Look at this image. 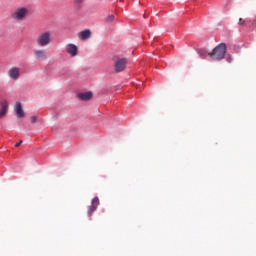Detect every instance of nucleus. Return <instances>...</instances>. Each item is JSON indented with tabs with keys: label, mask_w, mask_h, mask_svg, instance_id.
<instances>
[{
	"label": "nucleus",
	"mask_w": 256,
	"mask_h": 256,
	"mask_svg": "<svg viewBox=\"0 0 256 256\" xmlns=\"http://www.w3.org/2000/svg\"><path fill=\"white\" fill-rule=\"evenodd\" d=\"M15 112H16V117H18V118H23L24 117V111H23V108H22L20 102H16Z\"/></svg>",
	"instance_id": "9b49d317"
},
{
	"label": "nucleus",
	"mask_w": 256,
	"mask_h": 256,
	"mask_svg": "<svg viewBox=\"0 0 256 256\" xmlns=\"http://www.w3.org/2000/svg\"><path fill=\"white\" fill-rule=\"evenodd\" d=\"M92 92H82L77 94V99H79L80 101H89L92 99Z\"/></svg>",
	"instance_id": "1a4fd4ad"
},
{
	"label": "nucleus",
	"mask_w": 256,
	"mask_h": 256,
	"mask_svg": "<svg viewBox=\"0 0 256 256\" xmlns=\"http://www.w3.org/2000/svg\"><path fill=\"white\" fill-rule=\"evenodd\" d=\"M7 110H8V104L6 102L0 103V119L5 117Z\"/></svg>",
	"instance_id": "f8f14e48"
},
{
	"label": "nucleus",
	"mask_w": 256,
	"mask_h": 256,
	"mask_svg": "<svg viewBox=\"0 0 256 256\" xmlns=\"http://www.w3.org/2000/svg\"><path fill=\"white\" fill-rule=\"evenodd\" d=\"M115 21V16L113 14H108V16H106V19H104V22L106 23H112Z\"/></svg>",
	"instance_id": "ddd939ff"
},
{
	"label": "nucleus",
	"mask_w": 256,
	"mask_h": 256,
	"mask_svg": "<svg viewBox=\"0 0 256 256\" xmlns=\"http://www.w3.org/2000/svg\"><path fill=\"white\" fill-rule=\"evenodd\" d=\"M34 59L38 62H43L48 59V52L46 50L37 49L33 51Z\"/></svg>",
	"instance_id": "423d86ee"
},
{
	"label": "nucleus",
	"mask_w": 256,
	"mask_h": 256,
	"mask_svg": "<svg viewBox=\"0 0 256 256\" xmlns=\"http://www.w3.org/2000/svg\"><path fill=\"white\" fill-rule=\"evenodd\" d=\"M65 52H67L70 57H76L78 55V46L75 44H67L65 45Z\"/></svg>",
	"instance_id": "0eeeda50"
},
{
	"label": "nucleus",
	"mask_w": 256,
	"mask_h": 256,
	"mask_svg": "<svg viewBox=\"0 0 256 256\" xmlns=\"http://www.w3.org/2000/svg\"><path fill=\"white\" fill-rule=\"evenodd\" d=\"M91 31L89 29H85L78 33V37L80 40L85 41L91 37Z\"/></svg>",
	"instance_id": "9d476101"
},
{
	"label": "nucleus",
	"mask_w": 256,
	"mask_h": 256,
	"mask_svg": "<svg viewBox=\"0 0 256 256\" xmlns=\"http://www.w3.org/2000/svg\"><path fill=\"white\" fill-rule=\"evenodd\" d=\"M52 39V33L51 31H44L42 33H39L36 38V44L39 47H46L49 44H51Z\"/></svg>",
	"instance_id": "7ed1b4c3"
},
{
	"label": "nucleus",
	"mask_w": 256,
	"mask_h": 256,
	"mask_svg": "<svg viewBox=\"0 0 256 256\" xmlns=\"http://www.w3.org/2000/svg\"><path fill=\"white\" fill-rule=\"evenodd\" d=\"M226 45L225 43H220L214 48L213 52L208 53V56L211 57L214 61H220L225 58Z\"/></svg>",
	"instance_id": "f03ea898"
},
{
	"label": "nucleus",
	"mask_w": 256,
	"mask_h": 256,
	"mask_svg": "<svg viewBox=\"0 0 256 256\" xmlns=\"http://www.w3.org/2000/svg\"><path fill=\"white\" fill-rule=\"evenodd\" d=\"M83 1L84 0H74V4L81 5V4H83Z\"/></svg>",
	"instance_id": "2eb2a0df"
},
{
	"label": "nucleus",
	"mask_w": 256,
	"mask_h": 256,
	"mask_svg": "<svg viewBox=\"0 0 256 256\" xmlns=\"http://www.w3.org/2000/svg\"><path fill=\"white\" fill-rule=\"evenodd\" d=\"M99 204H100V200L98 199V197H95L94 199H92L91 206H89V210H88L89 217H91L94 211L97 210V207Z\"/></svg>",
	"instance_id": "6e6552de"
},
{
	"label": "nucleus",
	"mask_w": 256,
	"mask_h": 256,
	"mask_svg": "<svg viewBox=\"0 0 256 256\" xmlns=\"http://www.w3.org/2000/svg\"><path fill=\"white\" fill-rule=\"evenodd\" d=\"M246 23V21L243 20V18H239V25L243 26Z\"/></svg>",
	"instance_id": "dca6fc26"
},
{
	"label": "nucleus",
	"mask_w": 256,
	"mask_h": 256,
	"mask_svg": "<svg viewBox=\"0 0 256 256\" xmlns=\"http://www.w3.org/2000/svg\"><path fill=\"white\" fill-rule=\"evenodd\" d=\"M29 16V8L27 7H18L15 10H13L12 14H10V19H12L15 22H22L27 19Z\"/></svg>",
	"instance_id": "f257e3e1"
},
{
	"label": "nucleus",
	"mask_w": 256,
	"mask_h": 256,
	"mask_svg": "<svg viewBox=\"0 0 256 256\" xmlns=\"http://www.w3.org/2000/svg\"><path fill=\"white\" fill-rule=\"evenodd\" d=\"M227 61H228V63H231V62H232L231 56H228Z\"/></svg>",
	"instance_id": "6ab92c4d"
},
{
	"label": "nucleus",
	"mask_w": 256,
	"mask_h": 256,
	"mask_svg": "<svg viewBox=\"0 0 256 256\" xmlns=\"http://www.w3.org/2000/svg\"><path fill=\"white\" fill-rule=\"evenodd\" d=\"M7 76H9L10 80L17 81L21 76V68L17 66L9 68V70H7Z\"/></svg>",
	"instance_id": "39448f33"
},
{
	"label": "nucleus",
	"mask_w": 256,
	"mask_h": 256,
	"mask_svg": "<svg viewBox=\"0 0 256 256\" xmlns=\"http://www.w3.org/2000/svg\"><path fill=\"white\" fill-rule=\"evenodd\" d=\"M198 55H199V57H201V59H205L207 57L208 53L205 50H199Z\"/></svg>",
	"instance_id": "4468645a"
},
{
	"label": "nucleus",
	"mask_w": 256,
	"mask_h": 256,
	"mask_svg": "<svg viewBox=\"0 0 256 256\" xmlns=\"http://www.w3.org/2000/svg\"><path fill=\"white\" fill-rule=\"evenodd\" d=\"M114 72L121 73L127 68V58H119L118 56L113 57Z\"/></svg>",
	"instance_id": "20e7f679"
},
{
	"label": "nucleus",
	"mask_w": 256,
	"mask_h": 256,
	"mask_svg": "<svg viewBox=\"0 0 256 256\" xmlns=\"http://www.w3.org/2000/svg\"><path fill=\"white\" fill-rule=\"evenodd\" d=\"M21 144H23V140L19 141V143H16V144H15V148L20 147V146H21Z\"/></svg>",
	"instance_id": "a211bd4d"
},
{
	"label": "nucleus",
	"mask_w": 256,
	"mask_h": 256,
	"mask_svg": "<svg viewBox=\"0 0 256 256\" xmlns=\"http://www.w3.org/2000/svg\"><path fill=\"white\" fill-rule=\"evenodd\" d=\"M36 122H37V117L31 116V123H36Z\"/></svg>",
	"instance_id": "f3484780"
}]
</instances>
